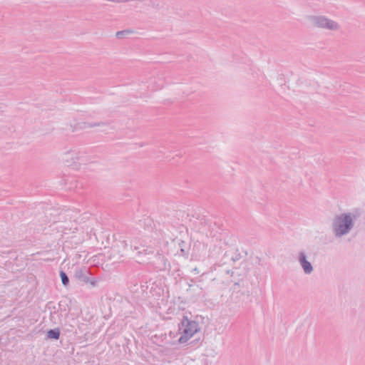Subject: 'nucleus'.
Returning <instances> with one entry per match:
<instances>
[{"label":"nucleus","mask_w":365,"mask_h":365,"mask_svg":"<svg viewBox=\"0 0 365 365\" xmlns=\"http://www.w3.org/2000/svg\"><path fill=\"white\" fill-rule=\"evenodd\" d=\"M200 330L199 323L195 320L184 317L179 324L178 343L180 344H187Z\"/></svg>","instance_id":"f257e3e1"},{"label":"nucleus","mask_w":365,"mask_h":365,"mask_svg":"<svg viewBox=\"0 0 365 365\" xmlns=\"http://www.w3.org/2000/svg\"><path fill=\"white\" fill-rule=\"evenodd\" d=\"M352 225V219L349 215L343 214L336 218L334 231L336 235H341L346 233Z\"/></svg>","instance_id":"f03ea898"},{"label":"nucleus","mask_w":365,"mask_h":365,"mask_svg":"<svg viewBox=\"0 0 365 365\" xmlns=\"http://www.w3.org/2000/svg\"><path fill=\"white\" fill-rule=\"evenodd\" d=\"M300 261L303 269L306 273H310L312 270V267L311 264L307 262L304 256H302L300 258Z\"/></svg>","instance_id":"20e7f679"},{"label":"nucleus","mask_w":365,"mask_h":365,"mask_svg":"<svg viewBox=\"0 0 365 365\" xmlns=\"http://www.w3.org/2000/svg\"><path fill=\"white\" fill-rule=\"evenodd\" d=\"M60 336L58 329H51L48 331V336L51 339H58Z\"/></svg>","instance_id":"39448f33"},{"label":"nucleus","mask_w":365,"mask_h":365,"mask_svg":"<svg viewBox=\"0 0 365 365\" xmlns=\"http://www.w3.org/2000/svg\"><path fill=\"white\" fill-rule=\"evenodd\" d=\"M61 277L62 283L64 285H66L68 283V278L67 277L66 274L63 272H61Z\"/></svg>","instance_id":"423d86ee"},{"label":"nucleus","mask_w":365,"mask_h":365,"mask_svg":"<svg viewBox=\"0 0 365 365\" xmlns=\"http://www.w3.org/2000/svg\"><path fill=\"white\" fill-rule=\"evenodd\" d=\"M121 34H122V33H120V32H118V33L116 34V35H117L118 36H119Z\"/></svg>","instance_id":"0eeeda50"},{"label":"nucleus","mask_w":365,"mask_h":365,"mask_svg":"<svg viewBox=\"0 0 365 365\" xmlns=\"http://www.w3.org/2000/svg\"><path fill=\"white\" fill-rule=\"evenodd\" d=\"M317 24L319 26L334 29L336 28V24L327 20L325 18H319L317 21Z\"/></svg>","instance_id":"7ed1b4c3"}]
</instances>
